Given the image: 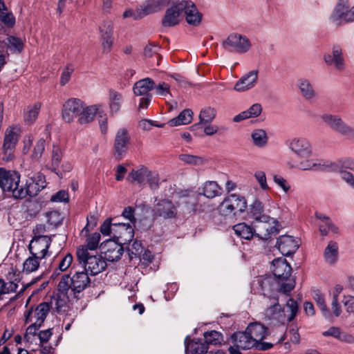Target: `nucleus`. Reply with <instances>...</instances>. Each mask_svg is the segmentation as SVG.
Listing matches in <instances>:
<instances>
[{
  "label": "nucleus",
  "instance_id": "nucleus-1",
  "mask_svg": "<svg viewBox=\"0 0 354 354\" xmlns=\"http://www.w3.org/2000/svg\"><path fill=\"white\" fill-rule=\"evenodd\" d=\"M330 24L341 27L354 22V5L351 6L349 0H338L328 17Z\"/></svg>",
  "mask_w": 354,
  "mask_h": 354
},
{
  "label": "nucleus",
  "instance_id": "nucleus-2",
  "mask_svg": "<svg viewBox=\"0 0 354 354\" xmlns=\"http://www.w3.org/2000/svg\"><path fill=\"white\" fill-rule=\"evenodd\" d=\"M88 274L85 271H77L72 277L68 274L62 276L59 284L58 289L68 290L70 294L75 295L82 292L91 283Z\"/></svg>",
  "mask_w": 354,
  "mask_h": 354
},
{
  "label": "nucleus",
  "instance_id": "nucleus-3",
  "mask_svg": "<svg viewBox=\"0 0 354 354\" xmlns=\"http://www.w3.org/2000/svg\"><path fill=\"white\" fill-rule=\"evenodd\" d=\"M77 257L80 264L84 267V271L91 275H96L106 267V263L100 255H90L84 247L77 250Z\"/></svg>",
  "mask_w": 354,
  "mask_h": 354
},
{
  "label": "nucleus",
  "instance_id": "nucleus-4",
  "mask_svg": "<svg viewBox=\"0 0 354 354\" xmlns=\"http://www.w3.org/2000/svg\"><path fill=\"white\" fill-rule=\"evenodd\" d=\"M247 208V201L241 195L231 194L227 195L218 207L220 215L224 217H232L237 214L245 212Z\"/></svg>",
  "mask_w": 354,
  "mask_h": 354
},
{
  "label": "nucleus",
  "instance_id": "nucleus-5",
  "mask_svg": "<svg viewBox=\"0 0 354 354\" xmlns=\"http://www.w3.org/2000/svg\"><path fill=\"white\" fill-rule=\"evenodd\" d=\"M221 46L223 49L230 53L245 54L252 48V43L250 39L244 35L233 32L225 39Z\"/></svg>",
  "mask_w": 354,
  "mask_h": 354
},
{
  "label": "nucleus",
  "instance_id": "nucleus-6",
  "mask_svg": "<svg viewBox=\"0 0 354 354\" xmlns=\"http://www.w3.org/2000/svg\"><path fill=\"white\" fill-rule=\"evenodd\" d=\"M263 319L270 328H284L287 322L286 315L283 308L279 304L277 299H276V302L274 304L265 310Z\"/></svg>",
  "mask_w": 354,
  "mask_h": 354
},
{
  "label": "nucleus",
  "instance_id": "nucleus-7",
  "mask_svg": "<svg viewBox=\"0 0 354 354\" xmlns=\"http://www.w3.org/2000/svg\"><path fill=\"white\" fill-rule=\"evenodd\" d=\"M323 59L328 66L333 67L337 71L342 72L346 68L344 50L339 44H334L330 53H324Z\"/></svg>",
  "mask_w": 354,
  "mask_h": 354
},
{
  "label": "nucleus",
  "instance_id": "nucleus-8",
  "mask_svg": "<svg viewBox=\"0 0 354 354\" xmlns=\"http://www.w3.org/2000/svg\"><path fill=\"white\" fill-rule=\"evenodd\" d=\"M45 187V181L42 180L40 176L29 178L25 184V186L19 187V190L14 192V197L17 198H24L27 196H35Z\"/></svg>",
  "mask_w": 354,
  "mask_h": 354
},
{
  "label": "nucleus",
  "instance_id": "nucleus-9",
  "mask_svg": "<svg viewBox=\"0 0 354 354\" xmlns=\"http://www.w3.org/2000/svg\"><path fill=\"white\" fill-rule=\"evenodd\" d=\"M321 118L332 129L344 136L354 138V129L347 125L339 116L325 113L321 116Z\"/></svg>",
  "mask_w": 354,
  "mask_h": 354
},
{
  "label": "nucleus",
  "instance_id": "nucleus-10",
  "mask_svg": "<svg viewBox=\"0 0 354 354\" xmlns=\"http://www.w3.org/2000/svg\"><path fill=\"white\" fill-rule=\"evenodd\" d=\"M20 175L15 171L6 170L0 168V187L3 191L14 192L19 189Z\"/></svg>",
  "mask_w": 354,
  "mask_h": 354
},
{
  "label": "nucleus",
  "instance_id": "nucleus-11",
  "mask_svg": "<svg viewBox=\"0 0 354 354\" xmlns=\"http://www.w3.org/2000/svg\"><path fill=\"white\" fill-rule=\"evenodd\" d=\"M131 138L128 131L124 128L118 130L113 142L114 155L116 159L121 160L126 155Z\"/></svg>",
  "mask_w": 354,
  "mask_h": 354
},
{
  "label": "nucleus",
  "instance_id": "nucleus-12",
  "mask_svg": "<svg viewBox=\"0 0 354 354\" xmlns=\"http://www.w3.org/2000/svg\"><path fill=\"white\" fill-rule=\"evenodd\" d=\"M19 140V134L12 127L6 130L3 145L2 147L3 160L8 162L13 159L14 151Z\"/></svg>",
  "mask_w": 354,
  "mask_h": 354
},
{
  "label": "nucleus",
  "instance_id": "nucleus-13",
  "mask_svg": "<svg viewBox=\"0 0 354 354\" xmlns=\"http://www.w3.org/2000/svg\"><path fill=\"white\" fill-rule=\"evenodd\" d=\"M51 243V239L48 236H35L31 240L28 249L32 255L44 259L48 252Z\"/></svg>",
  "mask_w": 354,
  "mask_h": 354
},
{
  "label": "nucleus",
  "instance_id": "nucleus-14",
  "mask_svg": "<svg viewBox=\"0 0 354 354\" xmlns=\"http://www.w3.org/2000/svg\"><path fill=\"white\" fill-rule=\"evenodd\" d=\"M102 50L105 53L111 51L114 44V28L112 21H104L99 27Z\"/></svg>",
  "mask_w": 354,
  "mask_h": 354
},
{
  "label": "nucleus",
  "instance_id": "nucleus-15",
  "mask_svg": "<svg viewBox=\"0 0 354 354\" xmlns=\"http://www.w3.org/2000/svg\"><path fill=\"white\" fill-rule=\"evenodd\" d=\"M50 310L48 302L40 303L35 309L31 308L25 313L26 324L34 322L37 323L36 325H42Z\"/></svg>",
  "mask_w": 354,
  "mask_h": 354
},
{
  "label": "nucleus",
  "instance_id": "nucleus-16",
  "mask_svg": "<svg viewBox=\"0 0 354 354\" xmlns=\"http://www.w3.org/2000/svg\"><path fill=\"white\" fill-rule=\"evenodd\" d=\"M253 225L257 235L264 240L270 239L272 235L277 234L279 231V223L273 218L270 221L266 223L253 221Z\"/></svg>",
  "mask_w": 354,
  "mask_h": 354
},
{
  "label": "nucleus",
  "instance_id": "nucleus-17",
  "mask_svg": "<svg viewBox=\"0 0 354 354\" xmlns=\"http://www.w3.org/2000/svg\"><path fill=\"white\" fill-rule=\"evenodd\" d=\"M122 245L111 239L102 242L100 248L108 261H115L119 260L123 254Z\"/></svg>",
  "mask_w": 354,
  "mask_h": 354
},
{
  "label": "nucleus",
  "instance_id": "nucleus-18",
  "mask_svg": "<svg viewBox=\"0 0 354 354\" xmlns=\"http://www.w3.org/2000/svg\"><path fill=\"white\" fill-rule=\"evenodd\" d=\"M83 109V102L77 98H70L63 105L62 118L66 122H71L80 115Z\"/></svg>",
  "mask_w": 354,
  "mask_h": 354
},
{
  "label": "nucleus",
  "instance_id": "nucleus-19",
  "mask_svg": "<svg viewBox=\"0 0 354 354\" xmlns=\"http://www.w3.org/2000/svg\"><path fill=\"white\" fill-rule=\"evenodd\" d=\"M134 230L130 223H116L113 227L112 239L122 244H129L133 239Z\"/></svg>",
  "mask_w": 354,
  "mask_h": 354
},
{
  "label": "nucleus",
  "instance_id": "nucleus-20",
  "mask_svg": "<svg viewBox=\"0 0 354 354\" xmlns=\"http://www.w3.org/2000/svg\"><path fill=\"white\" fill-rule=\"evenodd\" d=\"M179 9L186 15L187 22L194 26H198L202 20V14L192 1H182Z\"/></svg>",
  "mask_w": 354,
  "mask_h": 354
},
{
  "label": "nucleus",
  "instance_id": "nucleus-21",
  "mask_svg": "<svg viewBox=\"0 0 354 354\" xmlns=\"http://www.w3.org/2000/svg\"><path fill=\"white\" fill-rule=\"evenodd\" d=\"M288 146L299 158H309L312 155L311 145L305 138H294L288 142Z\"/></svg>",
  "mask_w": 354,
  "mask_h": 354
},
{
  "label": "nucleus",
  "instance_id": "nucleus-22",
  "mask_svg": "<svg viewBox=\"0 0 354 354\" xmlns=\"http://www.w3.org/2000/svg\"><path fill=\"white\" fill-rule=\"evenodd\" d=\"M58 290V292L54 295L48 304L50 310H55L58 313H65L68 309L69 302L68 290Z\"/></svg>",
  "mask_w": 354,
  "mask_h": 354
},
{
  "label": "nucleus",
  "instance_id": "nucleus-23",
  "mask_svg": "<svg viewBox=\"0 0 354 354\" xmlns=\"http://www.w3.org/2000/svg\"><path fill=\"white\" fill-rule=\"evenodd\" d=\"M273 275L280 280H288L292 272V268L285 259L279 258L272 262Z\"/></svg>",
  "mask_w": 354,
  "mask_h": 354
},
{
  "label": "nucleus",
  "instance_id": "nucleus-24",
  "mask_svg": "<svg viewBox=\"0 0 354 354\" xmlns=\"http://www.w3.org/2000/svg\"><path fill=\"white\" fill-rule=\"evenodd\" d=\"M276 247L283 256H289L295 252L299 247L298 241L293 236L283 235L278 238Z\"/></svg>",
  "mask_w": 354,
  "mask_h": 354
},
{
  "label": "nucleus",
  "instance_id": "nucleus-25",
  "mask_svg": "<svg viewBox=\"0 0 354 354\" xmlns=\"http://www.w3.org/2000/svg\"><path fill=\"white\" fill-rule=\"evenodd\" d=\"M154 215L165 218H174L176 215V207L169 200H162L153 209Z\"/></svg>",
  "mask_w": 354,
  "mask_h": 354
},
{
  "label": "nucleus",
  "instance_id": "nucleus-26",
  "mask_svg": "<svg viewBox=\"0 0 354 354\" xmlns=\"http://www.w3.org/2000/svg\"><path fill=\"white\" fill-rule=\"evenodd\" d=\"M258 73L257 70H252L243 75L235 84L234 89L243 92L254 87L258 80Z\"/></svg>",
  "mask_w": 354,
  "mask_h": 354
},
{
  "label": "nucleus",
  "instance_id": "nucleus-27",
  "mask_svg": "<svg viewBox=\"0 0 354 354\" xmlns=\"http://www.w3.org/2000/svg\"><path fill=\"white\" fill-rule=\"evenodd\" d=\"M232 339L235 346L243 350L254 348V345L256 344L246 330L234 333Z\"/></svg>",
  "mask_w": 354,
  "mask_h": 354
},
{
  "label": "nucleus",
  "instance_id": "nucleus-28",
  "mask_svg": "<svg viewBox=\"0 0 354 354\" xmlns=\"http://www.w3.org/2000/svg\"><path fill=\"white\" fill-rule=\"evenodd\" d=\"M187 336L185 339V353L186 354H205L207 352L209 346L202 339H194L189 340Z\"/></svg>",
  "mask_w": 354,
  "mask_h": 354
},
{
  "label": "nucleus",
  "instance_id": "nucleus-29",
  "mask_svg": "<svg viewBox=\"0 0 354 354\" xmlns=\"http://www.w3.org/2000/svg\"><path fill=\"white\" fill-rule=\"evenodd\" d=\"M250 214L254 219V221L268 222L272 220V218L264 213V205L262 202L257 199L250 206Z\"/></svg>",
  "mask_w": 354,
  "mask_h": 354
},
{
  "label": "nucleus",
  "instance_id": "nucleus-30",
  "mask_svg": "<svg viewBox=\"0 0 354 354\" xmlns=\"http://www.w3.org/2000/svg\"><path fill=\"white\" fill-rule=\"evenodd\" d=\"M329 162L318 159H308L300 162L298 165V168L304 171H329Z\"/></svg>",
  "mask_w": 354,
  "mask_h": 354
},
{
  "label": "nucleus",
  "instance_id": "nucleus-31",
  "mask_svg": "<svg viewBox=\"0 0 354 354\" xmlns=\"http://www.w3.org/2000/svg\"><path fill=\"white\" fill-rule=\"evenodd\" d=\"M155 82L149 78L146 77L137 81L133 86V93L137 96L151 95L149 92L153 89Z\"/></svg>",
  "mask_w": 354,
  "mask_h": 354
},
{
  "label": "nucleus",
  "instance_id": "nucleus-32",
  "mask_svg": "<svg viewBox=\"0 0 354 354\" xmlns=\"http://www.w3.org/2000/svg\"><path fill=\"white\" fill-rule=\"evenodd\" d=\"M245 330L256 342L263 340L268 333V328L260 322L250 323Z\"/></svg>",
  "mask_w": 354,
  "mask_h": 354
},
{
  "label": "nucleus",
  "instance_id": "nucleus-33",
  "mask_svg": "<svg viewBox=\"0 0 354 354\" xmlns=\"http://www.w3.org/2000/svg\"><path fill=\"white\" fill-rule=\"evenodd\" d=\"M317 218L320 220L319 229L322 236H327L330 234H337L339 233L338 227L335 225L329 217L323 214H317Z\"/></svg>",
  "mask_w": 354,
  "mask_h": 354
},
{
  "label": "nucleus",
  "instance_id": "nucleus-34",
  "mask_svg": "<svg viewBox=\"0 0 354 354\" xmlns=\"http://www.w3.org/2000/svg\"><path fill=\"white\" fill-rule=\"evenodd\" d=\"M262 106L259 103H255L250 106L247 110L243 111L236 115L232 120L234 122H240L243 120L254 118L261 115L262 113Z\"/></svg>",
  "mask_w": 354,
  "mask_h": 354
},
{
  "label": "nucleus",
  "instance_id": "nucleus-35",
  "mask_svg": "<svg viewBox=\"0 0 354 354\" xmlns=\"http://www.w3.org/2000/svg\"><path fill=\"white\" fill-rule=\"evenodd\" d=\"M182 13L179 9V3L168 8L162 20V25L164 27H171L177 25L179 22L178 17Z\"/></svg>",
  "mask_w": 354,
  "mask_h": 354
},
{
  "label": "nucleus",
  "instance_id": "nucleus-36",
  "mask_svg": "<svg viewBox=\"0 0 354 354\" xmlns=\"http://www.w3.org/2000/svg\"><path fill=\"white\" fill-rule=\"evenodd\" d=\"M297 86L303 96L307 100H311L316 96L315 91L309 80L299 78L297 82Z\"/></svg>",
  "mask_w": 354,
  "mask_h": 354
},
{
  "label": "nucleus",
  "instance_id": "nucleus-37",
  "mask_svg": "<svg viewBox=\"0 0 354 354\" xmlns=\"http://www.w3.org/2000/svg\"><path fill=\"white\" fill-rule=\"evenodd\" d=\"M123 102L122 95L113 89L109 91V106L110 113L113 115L117 113L122 106Z\"/></svg>",
  "mask_w": 354,
  "mask_h": 354
},
{
  "label": "nucleus",
  "instance_id": "nucleus-38",
  "mask_svg": "<svg viewBox=\"0 0 354 354\" xmlns=\"http://www.w3.org/2000/svg\"><path fill=\"white\" fill-rule=\"evenodd\" d=\"M164 0H146L140 6L144 17L160 11L162 7Z\"/></svg>",
  "mask_w": 354,
  "mask_h": 354
},
{
  "label": "nucleus",
  "instance_id": "nucleus-39",
  "mask_svg": "<svg viewBox=\"0 0 354 354\" xmlns=\"http://www.w3.org/2000/svg\"><path fill=\"white\" fill-rule=\"evenodd\" d=\"M192 118L193 111L189 109H185L176 118L169 120L167 124L170 127L188 124L192 122Z\"/></svg>",
  "mask_w": 354,
  "mask_h": 354
},
{
  "label": "nucleus",
  "instance_id": "nucleus-40",
  "mask_svg": "<svg viewBox=\"0 0 354 354\" xmlns=\"http://www.w3.org/2000/svg\"><path fill=\"white\" fill-rule=\"evenodd\" d=\"M101 106V105L95 104L86 106V108L83 107L80 115L78 118V122L81 124L91 122L93 120L95 114Z\"/></svg>",
  "mask_w": 354,
  "mask_h": 354
},
{
  "label": "nucleus",
  "instance_id": "nucleus-41",
  "mask_svg": "<svg viewBox=\"0 0 354 354\" xmlns=\"http://www.w3.org/2000/svg\"><path fill=\"white\" fill-rule=\"evenodd\" d=\"M329 171L347 169L354 171V158L345 157L337 160L335 162H329Z\"/></svg>",
  "mask_w": 354,
  "mask_h": 354
},
{
  "label": "nucleus",
  "instance_id": "nucleus-42",
  "mask_svg": "<svg viewBox=\"0 0 354 354\" xmlns=\"http://www.w3.org/2000/svg\"><path fill=\"white\" fill-rule=\"evenodd\" d=\"M222 188L216 181H206L203 187V194L208 198H213L222 194Z\"/></svg>",
  "mask_w": 354,
  "mask_h": 354
},
{
  "label": "nucleus",
  "instance_id": "nucleus-43",
  "mask_svg": "<svg viewBox=\"0 0 354 354\" xmlns=\"http://www.w3.org/2000/svg\"><path fill=\"white\" fill-rule=\"evenodd\" d=\"M252 144L259 148L265 147L268 142V137L265 130L255 129L251 133Z\"/></svg>",
  "mask_w": 354,
  "mask_h": 354
},
{
  "label": "nucleus",
  "instance_id": "nucleus-44",
  "mask_svg": "<svg viewBox=\"0 0 354 354\" xmlns=\"http://www.w3.org/2000/svg\"><path fill=\"white\" fill-rule=\"evenodd\" d=\"M324 259L326 263L333 264L335 263L338 257V245L335 241H330L325 248L324 253Z\"/></svg>",
  "mask_w": 354,
  "mask_h": 354
},
{
  "label": "nucleus",
  "instance_id": "nucleus-45",
  "mask_svg": "<svg viewBox=\"0 0 354 354\" xmlns=\"http://www.w3.org/2000/svg\"><path fill=\"white\" fill-rule=\"evenodd\" d=\"M233 230L238 236L247 240L250 239L255 233L254 227L252 228L245 223H240L234 225Z\"/></svg>",
  "mask_w": 354,
  "mask_h": 354
},
{
  "label": "nucleus",
  "instance_id": "nucleus-46",
  "mask_svg": "<svg viewBox=\"0 0 354 354\" xmlns=\"http://www.w3.org/2000/svg\"><path fill=\"white\" fill-rule=\"evenodd\" d=\"M149 174V170L145 167H142L137 170H132L129 174V179L131 181L137 182L138 183H143Z\"/></svg>",
  "mask_w": 354,
  "mask_h": 354
},
{
  "label": "nucleus",
  "instance_id": "nucleus-47",
  "mask_svg": "<svg viewBox=\"0 0 354 354\" xmlns=\"http://www.w3.org/2000/svg\"><path fill=\"white\" fill-rule=\"evenodd\" d=\"M216 111L211 107H205L203 109L199 115L201 124H209L215 118Z\"/></svg>",
  "mask_w": 354,
  "mask_h": 354
},
{
  "label": "nucleus",
  "instance_id": "nucleus-48",
  "mask_svg": "<svg viewBox=\"0 0 354 354\" xmlns=\"http://www.w3.org/2000/svg\"><path fill=\"white\" fill-rule=\"evenodd\" d=\"M223 340V335L216 330H211L204 333V342L209 344L216 345L221 344Z\"/></svg>",
  "mask_w": 354,
  "mask_h": 354
},
{
  "label": "nucleus",
  "instance_id": "nucleus-49",
  "mask_svg": "<svg viewBox=\"0 0 354 354\" xmlns=\"http://www.w3.org/2000/svg\"><path fill=\"white\" fill-rule=\"evenodd\" d=\"M62 158V152L60 148L57 145H53L52 150V167L53 171L59 175V170L58 167L61 162Z\"/></svg>",
  "mask_w": 354,
  "mask_h": 354
},
{
  "label": "nucleus",
  "instance_id": "nucleus-50",
  "mask_svg": "<svg viewBox=\"0 0 354 354\" xmlns=\"http://www.w3.org/2000/svg\"><path fill=\"white\" fill-rule=\"evenodd\" d=\"M40 105L34 104L32 106H28L24 113V120L27 124H32L37 118Z\"/></svg>",
  "mask_w": 354,
  "mask_h": 354
},
{
  "label": "nucleus",
  "instance_id": "nucleus-51",
  "mask_svg": "<svg viewBox=\"0 0 354 354\" xmlns=\"http://www.w3.org/2000/svg\"><path fill=\"white\" fill-rule=\"evenodd\" d=\"M39 259H41L40 257L33 255L26 259L23 264V271L26 273H30L37 270L39 266Z\"/></svg>",
  "mask_w": 354,
  "mask_h": 354
},
{
  "label": "nucleus",
  "instance_id": "nucleus-52",
  "mask_svg": "<svg viewBox=\"0 0 354 354\" xmlns=\"http://www.w3.org/2000/svg\"><path fill=\"white\" fill-rule=\"evenodd\" d=\"M178 158L181 161L188 165H202L205 162V160L203 157L191 154H180Z\"/></svg>",
  "mask_w": 354,
  "mask_h": 354
},
{
  "label": "nucleus",
  "instance_id": "nucleus-53",
  "mask_svg": "<svg viewBox=\"0 0 354 354\" xmlns=\"http://www.w3.org/2000/svg\"><path fill=\"white\" fill-rule=\"evenodd\" d=\"M73 262V256L71 253H67L64 257L60 260L57 269L52 274L51 277L55 278L59 273H57V270L64 272L66 271L71 265Z\"/></svg>",
  "mask_w": 354,
  "mask_h": 354
},
{
  "label": "nucleus",
  "instance_id": "nucleus-54",
  "mask_svg": "<svg viewBox=\"0 0 354 354\" xmlns=\"http://www.w3.org/2000/svg\"><path fill=\"white\" fill-rule=\"evenodd\" d=\"M8 47L13 52L21 53L24 48V43L20 38L9 37L8 38Z\"/></svg>",
  "mask_w": 354,
  "mask_h": 354
},
{
  "label": "nucleus",
  "instance_id": "nucleus-55",
  "mask_svg": "<svg viewBox=\"0 0 354 354\" xmlns=\"http://www.w3.org/2000/svg\"><path fill=\"white\" fill-rule=\"evenodd\" d=\"M46 141L44 138H40L37 140L35 145L34 146L33 152L31 158L35 160H39L45 149Z\"/></svg>",
  "mask_w": 354,
  "mask_h": 354
},
{
  "label": "nucleus",
  "instance_id": "nucleus-56",
  "mask_svg": "<svg viewBox=\"0 0 354 354\" xmlns=\"http://www.w3.org/2000/svg\"><path fill=\"white\" fill-rule=\"evenodd\" d=\"M155 94L160 97L171 95L170 85L165 82H160L158 84H155L153 89Z\"/></svg>",
  "mask_w": 354,
  "mask_h": 354
},
{
  "label": "nucleus",
  "instance_id": "nucleus-57",
  "mask_svg": "<svg viewBox=\"0 0 354 354\" xmlns=\"http://www.w3.org/2000/svg\"><path fill=\"white\" fill-rule=\"evenodd\" d=\"M160 49V46L158 45H153L149 44L144 49V55L146 57H156L157 59V64H159V59H161V56L158 53Z\"/></svg>",
  "mask_w": 354,
  "mask_h": 354
},
{
  "label": "nucleus",
  "instance_id": "nucleus-58",
  "mask_svg": "<svg viewBox=\"0 0 354 354\" xmlns=\"http://www.w3.org/2000/svg\"><path fill=\"white\" fill-rule=\"evenodd\" d=\"M286 307L290 313V315L286 317L287 322H290L292 321L297 315L299 310L298 304L296 301L290 298L286 302Z\"/></svg>",
  "mask_w": 354,
  "mask_h": 354
},
{
  "label": "nucleus",
  "instance_id": "nucleus-59",
  "mask_svg": "<svg viewBox=\"0 0 354 354\" xmlns=\"http://www.w3.org/2000/svg\"><path fill=\"white\" fill-rule=\"evenodd\" d=\"M313 298L315 300L317 305L322 312L323 315L325 317H330V311L327 308L324 297L317 292L315 293Z\"/></svg>",
  "mask_w": 354,
  "mask_h": 354
},
{
  "label": "nucleus",
  "instance_id": "nucleus-60",
  "mask_svg": "<svg viewBox=\"0 0 354 354\" xmlns=\"http://www.w3.org/2000/svg\"><path fill=\"white\" fill-rule=\"evenodd\" d=\"M100 240V234L98 232H95L88 236L86 239V245L83 247L87 249V250H93L97 248Z\"/></svg>",
  "mask_w": 354,
  "mask_h": 354
},
{
  "label": "nucleus",
  "instance_id": "nucleus-61",
  "mask_svg": "<svg viewBox=\"0 0 354 354\" xmlns=\"http://www.w3.org/2000/svg\"><path fill=\"white\" fill-rule=\"evenodd\" d=\"M112 218H106L100 226V232L104 236H113V227L116 223H112Z\"/></svg>",
  "mask_w": 354,
  "mask_h": 354
},
{
  "label": "nucleus",
  "instance_id": "nucleus-62",
  "mask_svg": "<svg viewBox=\"0 0 354 354\" xmlns=\"http://www.w3.org/2000/svg\"><path fill=\"white\" fill-rule=\"evenodd\" d=\"M74 71V68L71 64L67 65L62 71L59 84L61 86H65L71 80L72 73Z\"/></svg>",
  "mask_w": 354,
  "mask_h": 354
},
{
  "label": "nucleus",
  "instance_id": "nucleus-63",
  "mask_svg": "<svg viewBox=\"0 0 354 354\" xmlns=\"http://www.w3.org/2000/svg\"><path fill=\"white\" fill-rule=\"evenodd\" d=\"M17 285L12 281L6 283L3 279H0V296L3 294L15 292Z\"/></svg>",
  "mask_w": 354,
  "mask_h": 354
},
{
  "label": "nucleus",
  "instance_id": "nucleus-64",
  "mask_svg": "<svg viewBox=\"0 0 354 354\" xmlns=\"http://www.w3.org/2000/svg\"><path fill=\"white\" fill-rule=\"evenodd\" d=\"M340 174L341 178L348 185L354 189V175L346 170L336 171Z\"/></svg>",
  "mask_w": 354,
  "mask_h": 354
}]
</instances>
